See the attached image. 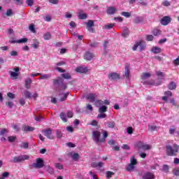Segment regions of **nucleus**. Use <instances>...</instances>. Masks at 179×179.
Returning <instances> with one entry per match:
<instances>
[{"instance_id": "1", "label": "nucleus", "mask_w": 179, "mask_h": 179, "mask_svg": "<svg viewBox=\"0 0 179 179\" xmlns=\"http://www.w3.org/2000/svg\"><path fill=\"white\" fill-rule=\"evenodd\" d=\"M179 146L177 144H174L173 147L171 145H166V155L168 156H176L178 153Z\"/></svg>"}, {"instance_id": "2", "label": "nucleus", "mask_w": 179, "mask_h": 179, "mask_svg": "<svg viewBox=\"0 0 179 179\" xmlns=\"http://www.w3.org/2000/svg\"><path fill=\"white\" fill-rule=\"evenodd\" d=\"M53 84L55 86H57L59 88V91L61 92L62 90H65L66 89V85L64 83V79L62 78H57L53 80Z\"/></svg>"}, {"instance_id": "3", "label": "nucleus", "mask_w": 179, "mask_h": 179, "mask_svg": "<svg viewBox=\"0 0 179 179\" xmlns=\"http://www.w3.org/2000/svg\"><path fill=\"white\" fill-rule=\"evenodd\" d=\"M101 136V133L98 130H94L92 131V139L95 142V143H103L105 142L104 138H100Z\"/></svg>"}, {"instance_id": "4", "label": "nucleus", "mask_w": 179, "mask_h": 179, "mask_svg": "<svg viewBox=\"0 0 179 179\" xmlns=\"http://www.w3.org/2000/svg\"><path fill=\"white\" fill-rule=\"evenodd\" d=\"M136 164H138V161L136 159L135 157H131L130 164L126 168L127 171H134Z\"/></svg>"}, {"instance_id": "5", "label": "nucleus", "mask_w": 179, "mask_h": 179, "mask_svg": "<svg viewBox=\"0 0 179 179\" xmlns=\"http://www.w3.org/2000/svg\"><path fill=\"white\" fill-rule=\"evenodd\" d=\"M30 157L29 155H20L17 157H15L13 158V163H22V162H24V160H29Z\"/></svg>"}, {"instance_id": "6", "label": "nucleus", "mask_w": 179, "mask_h": 179, "mask_svg": "<svg viewBox=\"0 0 179 179\" xmlns=\"http://www.w3.org/2000/svg\"><path fill=\"white\" fill-rule=\"evenodd\" d=\"M34 169H43L44 167V160L41 158H38L36 162L32 164Z\"/></svg>"}, {"instance_id": "7", "label": "nucleus", "mask_w": 179, "mask_h": 179, "mask_svg": "<svg viewBox=\"0 0 179 179\" xmlns=\"http://www.w3.org/2000/svg\"><path fill=\"white\" fill-rule=\"evenodd\" d=\"M85 24L88 31H90L91 33H93V31H94V29H93V27H94V22H93V20H88V22H85Z\"/></svg>"}, {"instance_id": "8", "label": "nucleus", "mask_w": 179, "mask_h": 179, "mask_svg": "<svg viewBox=\"0 0 179 179\" xmlns=\"http://www.w3.org/2000/svg\"><path fill=\"white\" fill-rule=\"evenodd\" d=\"M109 80H117V79H120V74L117 73H110L108 76Z\"/></svg>"}, {"instance_id": "9", "label": "nucleus", "mask_w": 179, "mask_h": 179, "mask_svg": "<svg viewBox=\"0 0 179 179\" xmlns=\"http://www.w3.org/2000/svg\"><path fill=\"white\" fill-rule=\"evenodd\" d=\"M170 22H171V18L169 16H165L161 20L160 23L163 26H167Z\"/></svg>"}, {"instance_id": "10", "label": "nucleus", "mask_w": 179, "mask_h": 179, "mask_svg": "<svg viewBox=\"0 0 179 179\" xmlns=\"http://www.w3.org/2000/svg\"><path fill=\"white\" fill-rule=\"evenodd\" d=\"M45 136H47L48 139H54V136H52V129H48L47 130L43 131Z\"/></svg>"}, {"instance_id": "11", "label": "nucleus", "mask_w": 179, "mask_h": 179, "mask_svg": "<svg viewBox=\"0 0 179 179\" xmlns=\"http://www.w3.org/2000/svg\"><path fill=\"white\" fill-rule=\"evenodd\" d=\"M124 76L127 79H130V78H131V71L129 70V65H126L125 66Z\"/></svg>"}, {"instance_id": "12", "label": "nucleus", "mask_w": 179, "mask_h": 179, "mask_svg": "<svg viewBox=\"0 0 179 179\" xmlns=\"http://www.w3.org/2000/svg\"><path fill=\"white\" fill-rule=\"evenodd\" d=\"M138 5H141V6H148V1L146 0H139ZM136 2V0H129V3L130 4L135 3Z\"/></svg>"}, {"instance_id": "13", "label": "nucleus", "mask_w": 179, "mask_h": 179, "mask_svg": "<svg viewBox=\"0 0 179 179\" xmlns=\"http://www.w3.org/2000/svg\"><path fill=\"white\" fill-rule=\"evenodd\" d=\"M97 97V95L96 94H88L87 95V99L89 100L91 103H94V101L96 100V98Z\"/></svg>"}, {"instance_id": "14", "label": "nucleus", "mask_w": 179, "mask_h": 179, "mask_svg": "<svg viewBox=\"0 0 179 179\" xmlns=\"http://www.w3.org/2000/svg\"><path fill=\"white\" fill-rule=\"evenodd\" d=\"M87 71V67L78 66L76 69V72H78V73H86Z\"/></svg>"}, {"instance_id": "15", "label": "nucleus", "mask_w": 179, "mask_h": 179, "mask_svg": "<svg viewBox=\"0 0 179 179\" xmlns=\"http://www.w3.org/2000/svg\"><path fill=\"white\" fill-rule=\"evenodd\" d=\"M152 76V74L150 73H143L141 76V79L142 82H145V80H147V79H149Z\"/></svg>"}, {"instance_id": "16", "label": "nucleus", "mask_w": 179, "mask_h": 179, "mask_svg": "<svg viewBox=\"0 0 179 179\" xmlns=\"http://www.w3.org/2000/svg\"><path fill=\"white\" fill-rule=\"evenodd\" d=\"M143 22H145V18H143V17H136L133 20V23L135 24H138V23H143Z\"/></svg>"}, {"instance_id": "17", "label": "nucleus", "mask_w": 179, "mask_h": 179, "mask_svg": "<svg viewBox=\"0 0 179 179\" xmlns=\"http://www.w3.org/2000/svg\"><path fill=\"white\" fill-rule=\"evenodd\" d=\"M116 12H117V8L113 6L108 7L106 10V13H108V15H114V13H115Z\"/></svg>"}, {"instance_id": "18", "label": "nucleus", "mask_w": 179, "mask_h": 179, "mask_svg": "<svg viewBox=\"0 0 179 179\" xmlns=\"http://www.w3.org/2000/svg\"><path fill=\"white\" fill-rule=\"evenodd\" d=\"M94 57V55H92V53H90L89 52H86L84 55V59H86V61H92V59Z\"/></svg>"}, {"instance_id": "19", "label": "nucleus", "mask_w": 179, "mask_h": 179, "mask_svg": "<svg viewBox=\"0 0 179 179\" xmlns=\"http://www.w3.org/2000/svg\"><path fill=\"white\" fill-rule=\"evenodd\" d=\"M35 128L34 127H31L30 126H23L22 127V131H24V132H33V131H34Z\"/></svg>"}, {"instance_id": "20", "label": "nucleus", "mask_w": 179, "mask_h": 179, "mask_svg": "<svg viewBox=\"0 0 179 179\" xmlns=\"http://www.w3.org/2000/svg\"><path fill=\"white\" fill-rule=\"evenodd\" d=\"M143 179H155V174L148 172L143 176Z\"/></svg>"}, {"instance_id": "21", "label": "nucleus", "mask_w": 179, "mask_h": 179, "mask_svg": "<svg viewBox=\"0 0 179 179\" xmlns=\"http://www.w3.org/2000/svg\"><path fill=\"white\" fill-rule=\"evenodd\" d=\"M151 51L154 54H160V52H162V48H160L157 46H154L152 48Z\"/></svg>"}, {"instance_id": "22", "label": "nucleus", "mask_w": 179, "mask_h": 179, "mask_svg": "<svg viewBox=\"0 0 179 179\" xmlns=\"http://www.w3.org/2000/svg\"><path fill=\"white\" fill-rule=\"evenodd\" d=\"M31 78H27L25 80V87L26 89H30V87H31Z\"/></svg>"}, {"instance_id": "23", "label": "nucleus", "mask_w": 179, "mask_h": 179, "mask_svg": "<svg viewBox=\"0 0 179 179\" xmlns=\"http://www.w3.org/2000/svg\"><path fill=\"white\" fill-rule=\"evenodd\" d=\"M176 88H177V85L176 84V83L173 81L168 85V89H169V90H175V89Z\"/></svg>"}, {"instance_id": "24", "label": "nucleus", "mask_w": 179, "mask_h": 179, "mask_svg": "<svg viewBox=\"0 0 179 179\" xmlns=\"http://www.w3.org/2000/svg\"><path fill=\"white\" fill-rule=\"evenodd\" d=\"M31 47L35 50H37L40 47V42L37 39H34V43L31 44Z\"/></svg>"}, {"instance_id": "25", "label": "nucleus", "mask_w": 179, "mask_h": 179, "mask_svg": "<svg viewBox=\"0 0 179 179\" xmlns=\"http://www.w3.org/2000/svg\"><path fill=\"white\" fill-rule=\"evenodd\" d=\"M39 80H47V79H50V78L51 77V74H43L41 73V75H39Z\"/></svg>"}, {"instance_id": "26", "label": "nucleus", "mask_w": 179, "mask_h": 179, "mask_svg": "<svg viewBox=\"0 0 179 179\" xmlns=\"http://www.w3.org/2000/svg\"><path fill=\"white\" fill-rule=\"evenodd\" d=\"M59 96H63V97H60V101H65V100H66V99L68 98V96H69V92L59 94Z\"/></svg>"}, {"instance_id": "27", "label": "nucleus", "mask_w": 179, "mask_h": 179, "mask_svg": "<svg viewBox=\"0 0 179 179\" xmlns=\"http://www.w3.org/2000/svg\"><path fill=\"white\" fill-rule=\"evenodd\" d=\"M96 107H99V113L107 112V106H96Z\"/></svg>"}, {"instance_id": "28", "label": "nucleus", "mask_w": 179, "mask_h": 179, "mask_svg": "<svg viewBox=\"0 0 179 179\" xmlns=\"http://www.w3.org/2000/svg\"><path fill=\"white\" fill-rule=\"evenodd\" d=\"M144 143H143L142 141H138V142L136 143L135 147L138 148V149H143Z\"/></svg>"}, {"instance_id": "29", "label": "nucleus", "mask_w": 179, "mask_h": 179, "mask_svg": "<svg viewBox=\"0 0 179 179\" xmlns=\"http://www.w3.org/2000/svg\"><path fill=\"white\" fill-rule=\"evenodd\" d=\"M78 19L83 20L87 17V15L86 13H78Z\"/></svg>"}, {"instance_id": "30", "label": "nucleus", "mask_w": 179, "mask_h": 179, "mask_svg": "<svg viewBox=\"0 0 179 179\" xmlns=\"http://www.w3.org/2000/svg\"><path fill=\"white\" fill-rule=\"evenodd\" d=\"M59 117H60L61 120H62V121H63L64 122H67L68 120L66 119V115H65L64 113L62 112V113H60Z\"/></svg>"}, {"instance_id": "31", "label": "nucleus", "mask_w": 179, "mask_h": 179, "mask_svg": "<svg viewBox=\"0 0 179 179\" xmlns=\"http://www.w3.org/2000/svg\"><path fill=\"white\" fill-rule=\"evenodd\" d=\"M28 41H29V39H27V38H22L20 40H17V44H24V43H27Z\"/></svg>"}, {"instance_id": "32", "label": "nucleus", "mask_w": 179, "mask_h": 179, "mask_svg": "<svg viewBox=\"0 0 179 179\" xmlns=\"http://www.w3.org/2000/svg\"><path fill=\"white\" fill-rule=\"evenodd\" d=\"M150 149H152V145L145 143L143 144L142 148L143 150H150Z\"/></svg>"}, {"instance_id": "33", "label": "nucleus", "mask_w": 179, "mask_h": 179, "mask_svg": "<svg viewBox=\"0 0 179 179\" xmlns=\"http://www.w3.org/2000/svg\"><path fill=\"white\" fill-rule=\"evenodd\" d=\"M44 40H51V34L50 32H46L43 34Z\"/></svg>"}, {"instance_id": "34", "label": "nucleus", "mask_w": 179, "mask_h": 179, "mask_svg": "<svg viewBox=\"0 0 179 179\" xmlns=\"http://www.w3.org/2000/svg\"><path fill=\"white\" fill-rule=\"evenodd\" d=\"M152 34L154 36H160V34H162V31L160 29H155L152 31Z\"/></svg>"}, {"instance_id": "35", "label": "nucleus", "mask_w": 179, "mask_h": 179, "mask_svg": "<svg viewBox=\"0 0 179 179\" xmlns=\"http://www.w3.org/2000/svg\"><path fill=\"white\" fill-rule=\"evenodd\" d=\"M20 146L22 149H29V143L24 142L21 143Z\"/></svg>"}, {"instance_id": "36", "label": "nucleus", "mask_w": 179, "mask_h": 179, "mask_svg": "<svg viewBox=\"0 0 179 179\" xmlns=\"http://www.w3.org/2000/svg\"><path fill=\"white\" fill-rule=\"evenodd\" d=\"M99 104H106V106H110V101L109 100H105L104 101L101 100H99L96 101Z\"/></svg>"}, {"instance_id": "37", "label": "nucleus", "mask_w": 179, "mask_h": 179, "mask_svg": "<svg viewBox=\"0 0 179 179\" xmlns=\"http://www.w3.org/2000/svg\"><path fill=\"white\" fill-rule=\"evenodd\" d=\"M97 118H99V120H103V118H107V114H106L105 113H99L97 115Z\"/></svg>"}, {"instance_id": "38", "label": "nucleus", "mask_w": 179, "mask_h": 179, "mask_svg": "<svg viewBox=\"0 0 179 179\" xmlns=\"http://www.w3.org/2000/svg\"><path fill=\"white\" fill-rule=\"evenodd\" d=\"M71 157L73 159V160H79V154L78 153H73L71 154Z\"/></svg>"}, {"instance_id": "39", "label": "nucleus", "mask_w": 179, "mask_h": 179, "mask_svg": "<svg viewBox=\"0 0 179 179\" xmlns=\"http://www.w3.org/2000/svg\"><path fill=\"white\" fill-rule=\"evenodd\" d=\"M9 177V172H4L2 173L1 177L0 179H5Z\"/></svg>"}, {"instance_id": "40", "label": "nucleus", "mask_w": 179, "mask_h": 179, "mask_svg": "<svg viewBox=\"0 0 179 179\" xmlns=\"http://www.w3.org/2000/svg\"><path fill=\"white\" fill-rule=\"evenodd\" d=\"M108 128H115V122H108L107 123Z\"/></svg>"}, {"instance_id": "41", "label": "nucleus", "mask_w": 179, "mask_h": 179, "mask_svg": "<svg viewBox=\"0 0 179 179\" xmlns=\"http://www.w3.org/2000/svg\"><path fill=\"white\" fill-rule=\"evenodd\" d=\"M113 176H114V172L113 171H107L106 172V178H111V177H113Z\"/></svg>"}, {"instance_id": "42", "label": "nucleus", "mask_w": 179, "mask_h": 179, "mask_svg": "<svg viewBox=\"0 0 179 179\" xmlns=\"http://www.w3.org/2000/svg\"><path fill=\"white\" fill-rule=\"evenodd\" d=\"M156 73L158 78H159L160 79H162V78H164V73L162 71H157Z\"/></svg>"}, {"instance_id": "43", "label": "nucleus", "mask_w": 179, "mask_h": 179, "mask_svg": "<svg viewBox=\"0 0 179 179\" xmlns=\"http://www.w3.org/2000/svg\"><path fill=\"white\" fill-rule=\"evenodd\" d=\"M139 45H141V42H136V44L133 46V51H136V50H138V47H139Z\"/></svg>"}, {"instance_id": "44", "label": "nucleus", "mask_w": 179, "mask_h": 179, "mask_svg": "<svg viewBox=\"0 0 179 179\" xmlns=\"http://www.w3.org/2000/svg\"><path fill=\"white\" fill-rule=\"evenodd\" d=\"M24 96H25L27 99H30V97H31V93H30L29 91H25L24 92Z\"/></svg>"}, {"instance_id": "45", "label": "nucleus", "mask_w": 179, "mask_h": 179, "mask_svg": "<svg viewBox=\"0 0 179 179\" xmlns=\"http://www.w3.org/2000/svg\"><path fill=\"white\" fill-rule=\"evenodd\" d=\"M129 34V29H127L123 31V34H122L123 37H128Z\"/></svg>"}, {"instance_id": "46", "label": "nucleus", "mask_w": 179, "mask_h": 179, "mask_svg": "<svg viewBox=\"0 0 179 179\" xmlns=\"http://www.w3.org/2000/svg\"><path fill=\"white\" fill-rule=\"evenodd\" d=\"M56 169H59V170H62L64 169V166L62 164L57 163L55 164Z\"/></svg>"}, {"instance_id": "47", "label": "nucleus", "mask_w": 179, "mask_h": 179, "mask_svg": "<svg viewBox=\"0 0 179 179\" xmlns=\"http://www.w3.org/2000/svg\"><path fill=\"white\" fill-rule=\"evenodd\" d=\"M10 75L12 76V78H17V76H19V73L15 71H10Z\"/></svg>"}, {"instance_id": "48", "label": "nucleus", "mask_w": 179, "mask_h": 179, "mask_svg": "<svg viewBox=\"0 0 179 179\" xmlns=\"http://www.w3.org/2000/svg\"><path fill=\"white\" fill-rule=\"evenodd\" d=\"M6 15V16H13V10H12V9L7 10Z\"/></svg>"}, {"instance_id": "49", "label": "nucleus", "mask_w": 179, "mask_h": 179, "mask_svg": "<svg viewBox=\"0 0 179 179\" xmlns=\"http://www.w3.org/2000/svg\"><path fill=\"white\" fill-rule=\"evenodd\" d=\"M56 135L57 138H58L59 139H60V138H62V133L60 130H56Z\"/></svg>"}, {"instance_id": "50", "label": "nucleus", "mask_w": 179, "mask_h": 179, "mask_svg": "<svg viewBox=\"0 0 179 179\" xmlns=\"http://www.w3.org/2000/svg\"><path fill=\"white\" fill-rule=\"evenodd\" d=\"M121 15H122V16H124V17H131V13L129 12H122Z\"/></svg>"}, {"instance_id": "51", "label": "nucleus", "mask_w": 179, "mask_h": 179, "mask_svg": "<svg viewBox=\"0 0 179 179\" xmlns=\"http://www.w3.org/2000/svg\"><path fill=\"white\" fill-rule=\"evenodd\" d=\"M62 78H64V79H71V74L69 73H63L62 75Z\"/></svg>"}, {"instance_id": "52", "label": "nucleus", "mask_w": 179, "mask_h": 179, "mask_svg": "<svg viewBox=\"0 0 179 179\" xmlns=\"http://www.w3.org/2000/svg\"><path fill=\"white\" fill-rule=\"evenodd\" d=\"M165 96H166L167 97H171V96H173V92H171V91H166L164 92Z\"/></svg>"}, {"instance_id": "53", "label": "nucleus", "mask_w": 179, "mask_h": 179, "mask_svg": "<svg viewBox=\"0 0 179 179\" xmlns=\"http://www.w3.org/2000/svg\"><path fill=\"white\" fill-rule=\"evenodd\" d=\"M26 3L28 5V6H33L34 1L33 0H27Z\"/></svg>"}, {"instance_id": "54", "label": "nucleus", "mask_w": 179, "mask_h": 179, "mask_svg": "<svg viewBox=\"0 0 179 179\" xmlns=\"http://www.w3.org/2000/svg\"><path fill=\"white\" fill-rule=\"evenodd\" d=\"M113 27H114V24H109L105 25L104 29H108V30H110V29H113Z\"/></svg>"}, {"instance_id": "55", "label": "nucleus", "mask_w": 179, "mask_h": 179, "mask_svg": "<svg viewBox=\"0 0 179 179\" xmlns=\"http://www.w3.org/2000/svg\"><path fill=\"white\" fill-rule=\"evenodd\" d=\"M29 30L32 33H36V28H34V25H33V24L29 25Z\"/></svg>"}, {"instance_id": "56", "label": "nucleus", "mask_w": 179, "mask_h": 179, "mask_svg": "<svg viewBox=\"0 0 179 179\" xmlns=\"http://www.w3.org/2000/svg\"><path fill=\"white\" fill-rule=\"evenodd\" d=\"M90 176H91V177H92L93 179H97V176H96L95 173H93V171H90L89 172Z\"/></svg>"}, {"instance_id": "57", "label": "nucleus", "mask_w": 179, "mask_h": 179, "mask_svg": "<svg viewBox=\"0 0 179 179\" xmlns=\"http://www.w3.org/2000/svg\"><path fill=\"white\" fill-rule=\"evenodd\" d=\"M134 133V129H132L131 127L127 128V134L129 135L132 134Z\"/></svg>"}, {"instance_id": "58", "label": "nucleus", "mask_w": 179, "mask_h": 179, "mask_svg": "<svg viewBox=\"0 0 179 179\" xmlns=\"http://www.w3.org/2000/svg\"><path fill=\"white\" fill-rule=\"evenodd\" d=\"M15 141H16V137L15 136L8 137V142H15Z\"/></svg>"}, {"instance_id": "59", "label": "nucleus", "mask_w": 179, "mask_h": 179, "mask_svg": "<svg viewBox=\"0 0 179 179\" xmlns=\"http://www.w3.org/2000/svg\"><path fill=\"white\" fill-rule=\"evenodd\" d=\"M169 166L168 165H164L162 170L163 171H165V173H167L169 171Z\"/></svg>"}, {"instance_id": "60", "label": "nucleus", "mask_w": 179, "mask_h": 179, "mask_svg": "<svg viewBox=\"0 0 179 179\" xmlns=\"http://www.w3.org/2000/svg\"><path fill=\"white\" fill-rule=\"evenodd\" d=\"M147 41H153V36L148 35L147 36Z\"/></svg>"}, {"instance_id": "61", "label": "nucleus", "mask_w": 179, "mask_h": 179, "mask_svg": "<svg viewBox=\"0 0 179 179\" xmlns=\"http://www.w3.org/2000/svg\"><path fill=\"white\" fill-rule=\"evenodd\" d=\"M162 5L164 6H170V2H169V1H167V0H166L162 2Z\"/></svg>"}, {"instance_id": "62", "label": "nucleus", "mask_w": 179, "mask_h": 179, "mask_svg": "<svg viewBox=\"0 0 179 179\" xmlns=\"http://www.w3.org/2000/svg\"><path fill=\"white\" fill-rule=\"evenodd\" d=\"M7 96L10 98V99H15V94L12 92H8L7 94Z\"/></svg>"}, {"instance_id": "63", "label": "nucleus", "mask_w": 179, "mask_h": 179, "mask_svg": "<svg viewBox=\"0 0 179 179\" xmlns=\"http://www.w3.org/2000/svg\"><path fill=\"white\" fill-rule=\"evenodd\" d=\"M173 174H174V176H179V169H173Z\"/></svg>"}, {"instance_id": "64", "label": "nucleus", "mask_w": 179, "mask_h": 179, "mask_svg": "<svg viewBox=\"0 0 179 179\" xmlns=\"http://www.w3.org/2000/svg\"><path fill=\"white\" fill-rule=\"evenodd\" d=\"M156 128H157L156 126H150V125L148 126V129L150 131H155Z\"/></svg>"}]
</instances>
